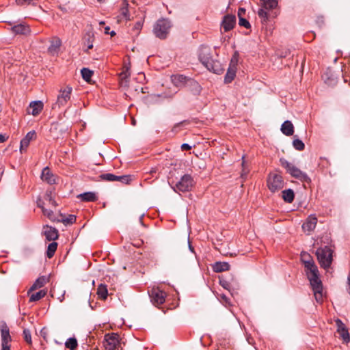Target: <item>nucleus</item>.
Wrapping results in <instances>:
<instances>
[{
  "mask_svg": "<svg viewBox=\"0 0 350 350\" xmlns=\"http://www.w3.org/2000/svg\"><path fill=\"white\" fill-rule=\"evenodd\" d=\"M94 34L92 32H88L85 34L83 38L84 45L87 46V49L85 50V52H88L89 49L93 48V42H94Z\"/></svg>",
  "mask_w": 350,
  "mask_h": 350,
  "instance_id": "c756f323",
  "label": "nucleus"
},
{
  "mask_svg": "<svg viewBox=\"0 0 350 350\" xmlns=\"http://www.w3.org/2000/svg\"><path fill=\"white\" fill-rule=\"evenodd\" d=\"M97 295L100 299L105 300L108 296L107 286L103 284L98 285L97 288Z\"/></svg>",
  "mask_w": 350,
  "mask_h": 350,
  "instance_id": "7c9ffc66",
  "label": "nucleus"
},
{
  "mask_svg": "<svg viewBox=\"0 0 350 350\" xmlns=\"http://www.w3.org/2000/svg\"><path fill=\"white\" fill-rule=\"evenodd\" d=\"M172 81L176 86L181 87L186 84L188 79L184 75H176L172 76Z\"/></svg>",
  "mask_w": 350,
  "mask_h": 350,
  "instance_id": "a878e982",
  "label": "nucleus"
},
{
  "mask_svg": "<svg viewBox=\"0 0 350 350\" xmlns=\"http://www.w3.org/2000/svg\"><path fill=\"white\" fill-rule=\"evenodd\" d=\"M317 223V218L316 217L315 215H311L308 217L307 220L303 224L302 228L305 232L309 233L315 228Z\"/></svg>",
  "mask_w": 350,
  "mask_h": 350,
  "instance_id": "a211bd4d",
  "label": "nucleus"
},
{
  "mask_svg": "<svg viewBox=\"0 0 350 350\" xmlns=\"http://www.w3.org/2000/svg\"><path fill=\"white\" fill-rule=\"evenodd\" d=\"M280 163L282 167H284L286 170V172L289 174L292 177L297 178L302 182H309L310 180V178L306 172H302L294 164L288 162L285 159L281 158L280 159Z\"/></svg>",
  "mask_w": 350,
  "mask_h": 350,
  "instance_id": "7ed1b4c3",
  "label": "nucleus"
},
{
  "mask_svg": "<svg viewBox=\"0 0 350 350\" xmlns=\"http://www.w3.org/2000/svg\"><path fill=\"white\" fill-rule=\"evenodd\" d=\"M82 78L85 81H89L93 75V72L88 68H83L81 70Z\"/></svg>",
  "mask_w": 350,
  "mask_h": 350,
  "instance_id": "c9c22d12",
  "label": "nucleus"
},
{
  "mask_svg": "<svg viewBox=\"0 0 350 350\" xmlns=\"http://www.w3.org/2000/svg\"><path fill=\"white\" fill-rule=\"evenodd\" d=\"M281 131L286 136H291L294 133V126L289 120H286L281 126Z\"/></svg>",
  "mask_w": 350,
  "mask_h": 350,
  "instance_id": "b1692460",
  "label": "nucleus"
},
{
  "mask_svg": "<svg viewBox=\"0 0 350 350\" xmlns=\"http://www.w3.org/2000/svg\"><path fill=\"white\" fill-rule=\"evenodd\" d=\"M110 33H111V36L115 35V32L113 31H112Z\"/></svg>",
  "mask_w": 350,
  "mask_h": 350,
  "instance_id": "680f3d73",
  "label": "nucleus"
},
{
  "mask_svg": "<svg viewBox=\"0 0 350 350\" xmlns=\"http://www.w3.org/2000/svg\"><path fill=\"white\" fill-rule=\"evenodd\" d=\"M239 24L240 26H242V27H244L247 29L250 28V23H249V21L247 20H246L245 18H239Z\"/></svg>",
  "mask_w": 350,
  "mask_h": 350,
  "instance_id": "c03bdc74",
  "label": "nucleus"
},
{
  "mask_svg": "<svg viewBox=\"0 0 350 350\" xmlns=\"http://www.w3.org/2000/svg\"><path fill=\"white\" fill-rule=\"evenodd\" d=\"M76 221V216L74 215H69L67 217L62 219V222L64 224H72Z\"/></svg>",
  "mask_w": 350,
  "mask_h": 350,
  "instance_id": "a19ab883",
  "label": "nucleus"
},
{
  "mask_svg": "<svg viewBox=\"0 0 350 350\" xmlns=\"http://www.w3.org/2000/svg\"><path fill=\"white\" fill-rule=\"evenodd\" d=\"M247 173V171H245V169L243 168V172H242V173H241V177H242V178H244L245 176H246Z\"/></svg>",
  "mask_w": 350,
  "mask_h": 350,
  "instance_id": "4d7b16f0",
  "label": "nucleus"
},
{
  "mask_svg": "<svg viewBox=\"0 0 350 350\" xmlns=\"http://www.w3.org/2000/svg\"><path fill=\"white\" fill-rule=\"evenodd\" d=\"M293 148L299 151L304 150L305 148L304 143L300 140L299 139H294L293 141Z\"/></svg>",
  "mask_w": 350,
  "mask_h": 350,
  "instance_id": "e433bc0d",
  "label": "nucleus"
},
{
  "mask_svg": "<svg viewBox=\"0 0 350 350\" xmlns=\"http://www.w3.org/2000/svg\"><path fill=\"white\" fill-rule=\"evenodd\" d=\"M37 204H38V206L41 208L42 209V208H44V205H43V202L41 200H38L37 202Z\"/></svg>",
  "mask_w": 350,
  "mask_h": 350,
  "instance_id": "6e6d98bb",
  "label": "nucleus"
},
{
  "mask_svg": "<svg viewBox=\"0 0 350 350\" xmlns=\"http://www.w3.org/2000/svg\"><path fill=\"white\" fill-rule=\"evenodd\" d=\"M189 250L191 251V252H193V247L191 245V244L189 243Z\"/></svg>",
  "mask_w": 350,
  "mask_h": 350,
  "instance_id": "13d9d810",
  "label": "nucleus"
},
{
  "mask_svg": "<svg viewBox=\"0 0 350 350\" xmlns=\"http://www.w3.org/2000/svg\"><path fill=\"white\" fill-rule=\"evenodd\" d=\"M267 186L272 192H275L284 187L282 176L277 174H270L267 178Z\"/></svg>",
  "mask_w": 350,
  "mask_h": 350,
  "instance_id": "6e6552de",
  "label": "nucleus"
},
{
  "mask_svg": "<svg viewBox=\"0 0 350 350\" xmlns=\"http://www.w3.org/2000/svg\"><path fill=\"white\" fill-rule=\"evenodd\" d=\"M104 346L107 350H121L122 347L118 335L116 334L105 335Z\"/></svg>",
  "mask_w": 350,
  "mask_h": 350,
  "instance_id": "1a4fd4ad",
  "label": "nucleus"
},
{
  "mask_svg": "<svg viewBox=\"0 0 350 350\" xmlns=\"http://www.w3.org/2000/svg\"><path fill=\"white\" fill-rule=\"evenodd\" d=\"M109 30V27H105V33H109L108 32Z\"/></svg>",
  "mask_w": 350,
  "mask_h": 350,
  "instance_id": "bf43d9fd",
  "label": "nucleus"
},
{
  "mask_svg": "<svg viewBox=\"0 0 350 350\" xmlns=\"http://www.w3.org/2000/svg\"><path fill=\"white\" fill-rule=\"evenodd\" d=\"M72 92V88L70 86H67L64 89L59 90V94L57 98V104L59 107L64 106L68 101L70 99V96Z\"/></svg>",
  "mask_w": 350,
  "mask_h": 350,
  "instance_id": "f8f14e48",
  "label": "nucleus"
},
{
  "mask_svg": "<svg viewBox=\"0 0 350 350\" xmlns=\"http://www.w3.org/2000/svg\"><path fill=\"white\" fill-rule=\"evenodd\" d=\"M36 137V133L35 132V131H31L26 134L25 137L23 138L21 141L20 151L21 153L26 151L30 142L33 139H35Z\"/></svg>",
  "mask_w": 350,
  "mask_h": 350,
  "instance_id": "2eb2a0df",
  "label": "nucleus"
},
{
  "mask_svg": "<svg viewBox=\"0 0 350 350\" xmlns=\"http://www.w3.org/2000/svg\"><path fill=\"white\" fill-rule=\"evenodd\" d=\"M336 323L337 325V332L340 338L342 340L344 343L348 344L350 342V336L348 329L341 320L337 319Z\"/></svg>",
  "mask_w": 350,
  "mask_h": 350,
  "instance_id": "4468645a",
  "label": "nucleus"
},
{
  "mask_svg": "<svg viewBox=\"0 0 350 350\" xmlns=\"http://www.w3.org/2000/svg\"><path fill=\"white\" fill-rule=\"evenodd\" d=\"M66 347L70 350H75L77 345V340L75 338H69L65 342Z\"/></svg>",
  "mask_w": 350,
  "mask_h": 350,
  "instance_id": "f704fd0d",
  "label": "nucleus"
},
{
  "mask_svg": "<svg viewBox=\"0 0 350 350\" xmlns=\"http://www.w3.org/2000/svg\"><path fill=\"white\" fill-rule=\"evenodd\" d=\"M236 24V17L234 15L227 14L222 21L221 27L224 31H228L232 29Z\"/></svg>",
  "mask_w": 350,
  "mask_h": 350,
  "instance_id": "dca6fc26",
  "label": "nucleus"
},
{
  "mask_svg": "<svg viewBox=\"0 0 350 350\" xmlns=\"http://www.w3.org/2000/svg\"><path fill=\"white\" fill-rule=\"evenodd\" d=\"M213 269L216 273L223 272L230 269V265L226 262H217L213 266Z\"/></svg>",
  "mask_w": 350,
  "mask_h": 350,
  "instance_id": "bb28decb",
  "label": "nucleus"
},
{
  "mask_svg": "<svg viewBox=\"0 0 350 350\" xmlns=\"http://www.w3.org/2000/svg\"><path fill=\"white\" fill-rule=\"evenodd\" d=\"M86 296L88 297V303H89V306H90V307L92 309H93L94 308H93V306H92L91 302H90V296H91V293H88V295H86Z\"/></svg>",
  "mask_w": 350,
  "mask_h": 350,
  "instance_id": "5fc2aeb1",
  "label": "nucleus"
},
{
  "mask_svg": "<svg viewBox=\"0 0 350 350\" xmlns=\"http://www.w3.org/2000/svg\"><path fill=\"white\" fill-rule=\"evenodd\" d=\"M219 284L226 289H228L229 284L226 280H220Z\"/></svg>",
  "mask_w": 350,
  "mask_h": 350,
  "instance_id": "09e8293b",
  "label": "nucleus"
},
{
  "mask_svg": "<svg viewBox=\"0 0 350 350\" xmlns=\"http://www.w3.org/2000/svg\"><path fill=\"white\" fill-rule=\"evenodd\" d=\"M144 217V214H142L141 216H140V218H139V221L141 222L142 224H143V222H142V217Z\"/></svg>",
  "mask_w": 350,
  "mask_h": 350,
  "instance_id": "052dcab7",
  "label": "nucleus"
},
{
  "mask_svg": "<svg viewBox=\"0 0 350 350\" xmlns=\"http://www.w3.org/2000/svg\"><path fill=\"white\" fill-rule=\"evenodd\" d=\"M12 31L16 34L27 35L30 33V28L28 25L21 23L13 26Z\"/></svg>",
  "mask_w": 350,
  "mask_h": 350,
  "instance_id": "412c9836",
  "label": "nucleus"
},
{
  "mask_svg": "<svg viewBox=\"0 0 350 350\" xmlns=\"http://www.w3.org/2000/svg\"><path fill=\"white\" fill-rule=\"evenodd\" d=\"M100 178L101 180L105 181H119L123 183H129V182L131 180V178L129 176H116L115 174L110 173L102 174L101 175H100Z\"/></svg>",
  "mask_w": 350,
  "mask_h": 350,
  "instance_id": "ddd939ff",
  "label": "nucleus"
},
{
  "mask_svg": "<svg viewBox=\"0 0 350 350\" xmlns=\"http://www.w3.org/2000/svg\"><path fill=\"white\" fill-rule=\"evenodd\" d=\"M332 250L328 246L317 249L316 255L322 268L327 269L330 267L332 262Z\"/></svg>",
  "mask_w": 350,
  "mask_h": 350,
  "instance_id": "20e7f679",
  "label": "nucleus"
},
{
  "mask_svg": "<svg viewBox=\"0 0 350 350\" xmlns=\"http://www.w3.org/2000/svg\"><path fill=\"white\" fill-rule=\"evenodd\" d=\"M49 282V278L47 276L42 275L36 279L34 283L29 289L27 294L29 295L30 292L35 291L37 288H42Z\"/></svg>",
  "mask_w": 350,
  "mask_h": 350,
  "instance_id": "aec40b11",
  "label": "nucleus"
},
{
  "mask_svg": "<svg viewBox=\"0 0 350 350\" xmlns=\"http://www.w3.org/2000/svg\"><path fill=\"white\" fill-rule=\"evenodd\" d=\"M0 332L1 350H10V343L12 341V337L10 334V329L5 321L0 322Z\"/></svg>",
  "mask_w": 350,
  "mask_h": 350,
  "instance_id": "0eeeda50",
  "label": "nucleus"
},
{
  "mask_svg": "<svg viewBox=\"0 0 350 350\" xmlns=\"http://www.w3.org/2000/svg\"><path fill=\"white\" fill-rule=\"evenodd\" d=\"M43 103L42 101H32L30 103L27 109V113L31 114L34 116L38 115L43 109Z\"/></svg>",
  "mask_w": 350,
  "mask_h": 350,
  "instance_id": "f3484780",
  "label": "nucleus"
},
{
  "mask_svg": "<svg viewBox=\"0 0 350 350\" xmlns=\"http://www.w3.org/2000/svg\"><path fill=\"white\" fill-rule=\"evenodd\" d=\"M242 165L244 167V161H243V162H242Z\"/></svg>",
  "mask_w": 350,
  "mask_h": 350,
  "instance_id": "e2e57ef3",
  "label": "nucleus"
},
{
  "mask_svg": "<svg viewBox=\"0 0 350 350\" xmlns=\"http://www.w3.org/2000/svg\"><path fill=\"white\" fill-rule=\"evenodd\" d=\"M62 45V40L58 37L53 38L51 41V44L48 48V51L52 55H57L60 46Z\"/></svg>",
  "mask_w": 350,
  "mask_h": 350,
  "instance_id": "6ab92c4d",
  "label": "nucleus"
},
{
  "mask_svg": "<svg viewBox=\"0 0 350 350\" xmlns=\"http://www.w3.org/2000/svg\"><path fill=\"white\" fill-rule=\"evenodd\" d=\"M44 234L46 239L49 241H55L58 238V231L55 228L46 227Z\"/></svg>",
  "mask_w": 350,
  "mask_h": 350,
  "instance_id": "5701e85b",
  "label": "nucleus"
},
{
  "mask_svg": "<svg viewBox=\"0 0 350 350\" xmlns=\"http://www.w3.org/2000/svg\"><path fill=\"white\" fill-rule=\"evenodd\" d=\"M194 185V180L189 174L183 175L180 179L172 187L174 191L185 192L190 191Z\"/></svg>",
  "mask_w": 350,
  "mask_h": 350,
  "instance_id": "423d86ee",
  "label": "nucleus"
},
{
  "mask_svg": "<svg viewBox=\"0 0 350 350\" xmlns=\"http://www.w3.org/2000/svg\"><path fill=\"white\" fill-rule=\"evenodd\" d=\"M282 197L284 202L291 203L294 200L295 193L293 189H288L282 191Z\"/></svg>",
  "mask_w": 350,
  "mask_h": 350,
  "instance_id": "cd10ccee",
  "label": "nucleus"
},
{
  "mask_svg": "<svg viewBox=\"0 0 350 350\" xmlns=\"http://www.w3.org/2000/svg\"><path fill=\"white\" fill-rule=\"evenodd\" d=\"M181 148L183 150H188L191 148V146H189L188 144H183L181 146Z\"/></svg>",
  "mask_w": 350,
  "mask_h": 350,
  "instance_id": "3c124183",
  "label": "nucleus"
},
{
  "mask_svg": "<svg viewBox=\"0 0 350 350\" xmlns=\"http://www.w3.org/2000/svg\"><path fill=\"white\" fill-rule=\"evenodd\" d=\"M151 302L155 306L163 304L165 301L166 293L159 288H152L149 291Z\"/></svg>",
  "mask_w": 350,
  "mask_h": 350,
  "instance_id": "9b49d317",
  "label": "nucleus"
},
{
  "mask_svg": "<svg viewBox=\"0 0 350 350\" xmlns=\"http://www.w3.org/2000/svg\"><path fill=\"white\" fill-rule=\"evenodd\" d=\"M198 59L200 62L209 70L213 73L220 75L224 68L219 61L213 57L211 49L208 46L201 45L198 49Z\"/></svg>",
  "mask_w": 350,
  "mask_h": 350,
  "instance_id": "f03ea898",
  "label": "nucleus"
},
{
  "mask_svg": "<svg viewBox=\"0 0 350 350\" xmlns=\"http://www.w3.org/2000/svg\"><path fill=\"white\" fill-rule=\"evenodd\" d=\"M41 178L42 180L46 181L49 184L52 185L55 183V177L47 167L43 169Z\"/></svg>",
  "mask_w": 350,
  "mask_h": 350,
  "instance_id": "4be33fe9",
  "label": "nucleus"
},
{
  "mask_svg": "<svg viewBox=\"0 0 350 350\" xmlns=\"http://www.w3.org/2000/svg\"><path fill=\"white\" fill-rule=\"evenodd\" d=\"M98 1H102L103 0H97Z\"/></svg>",
  "mask_w": 350,
  "mask_h": 350,
  "instance_id": "0e129e2a",
  "label": "nucleus"
},
{
  "mask_svg": "<svg viewBox=\"0 0 350 350\" xmlns=\"http://www.w3.org/2000/svg\"><path fill=\"white\" fill-rule=\"evenodd\" d=\"M130 70L129 67L124 68V70L120 74L122 80H126L130 77Z\"/></svg>",
  "mask_w": 350,
  "mask_h": 350,
  "instance_id": "37998d69",
  "label": "nucleus"
},
{
  "mask_svg": "<svg viewBox=\"0 0 350 350\" xmlns=\"http://www.w3.org/2000/svg\"><path fill=\"white\" fill-rule=\"evenodd\" d=\"M129 4L126 2H124L122 8L120 9V14L118 16V21L130 20V14L128 9Z\"/></svg>",
  "mask_w": 350,
  "mask_h": 350,
  "instance_id": "393cba45",
  "label": "nucleus"
},
{
  "mask_svg": "<svg viewBox=\"0 0 350 350\" xmlns=\"http://www.w3.org/2000/svg\"><path fill=\"white\" fill-rule=\"evenodd\" d=\"M245 14V9L243 8H240L238 10V16L239 18H243V16Z\"/></svg>",
  "mask_w": 350,
  "mask_h": 350,
  "instance_id": "de8ad7c7",
  "label": "nucleus"
},
{
  "mask_svg": "<svg viewBox=\"0 0 350 350\" xmlns=\"http://www.w3.org/2000/svg\"><path fill=\"white\" fill-rule=\"evenodd\" d=\"M220 297L222 300H224L226 303L228 302V298L225 295L222 294L220 295Z\"/></svg>",
  "mask_w": 350,
  "mask_h": 350,
  "instance_id": "864d4df0",
  "label": "nucleus"
},
{
  "mask_svg": "<svg viewBox=\"0 0 350 350\" xmlns=\"http://www.w3.org/2000/svg\"><path fill=\"white\" fill-rule=\"evenodd\" d=\"M46 291L44 290H40L36 293H33L32 295H31V296L29 297V301L30 302L37 301L41 299L42 298H43L46 295Z\"/></svg>",
  "mask_w": 350,
  "mask_h": 350,
  "instance_id": "473e14b6",
  "label": "nucleus"
},
{
  "mask_svg": "<svg viewBox=\"0 0 350 350\" xmlns=\"http://www.w3.org/2000/svg\"><path fill=\"white\" fill-rule=\"evenodd\" d=\"M78 198L84 202H94L96 200L97 197L94 192H85L81 193L78 196Z\"/></svg>",
  "mask_w": 350,
  "mask_h": 350,
  "instance_id": "c85d7f7f",
  "label": "nucleus"
},
{
  "mask_svg": "<svg viewBox=\"0 0 350 350\" xmlns=\"http://www.w3.org/2000/svg\"><path fill=\"white\" fill-rule=\"evenodd\" d=\"M172 27L170 21L166 18L159 19L154 25L153 32L157 38H166Z\"/></svg>",
  "mask_w": 350,
  "mask_h": 350,
  "instance_id": "39448f33",
  "label": "nucleus"
},
{
  "mask_svg": "<svg viewBox=\"0 0 350 350\" xmlns=\"http://www.w3.org/2000/svg\"><path fill=\"white\" fill-rule=\"evenodd\" d=\"M7 139L5 135L0 134V143H3Z\"/></svg>",
  "mask_w": 350,
  "mask_h": 350,
  "instance_id": "603ef678",
  "label": "nucleus"
},
{
  "mask_svg": "<svg viewBox=\"0 0 350 350\" xmlns=\"http://www.w3.org/2000/svg\"><path fill=\"white\" fill-rule=\"evenodd\" d=\"M34 0H16V3L18 5H24L26 4H31L33 3Z\"/></svg>",
  "mask_w": 350,
  "mask_h": 350,
  "instance_id": "49530a36",
  "label": "nucleus"
},
{
  "mask_svg": "<svg viewBox=\"0 0 350 350\" xmlns=\"http://www.w3.org/2000/svg\"><path fill=\"white\" fill-rule=\"evenodd\" d=\"M44 200L48 201L49 203L55 207L57 206V202H55V200L53 199V192L51 191H47L45 193V196H44Z\"/></svg>",
  "mask_w": 350,
  "mask_h": 350,
  "instance_id": "4c0bfd02",
  "label": "nucleus"
},
{
  "mask_svg": "<svg viewBox=\"0 0 350 350\" xmlns=\"http://www.w3.org/2000/svg\"><path fill=\"white\" fill-rule=\"evenodd\" d=\"M57 248V243L56 242H52L47 247V250L46 252V255L49 258H51L54 254L55 251Z\"/></svg>",
  "mask_w": 350,
  "mask_h": 350,
  "instance_id": "72a5a7b5",
  "label": "nucleus"
},
{
  "mask_svg": "<svg viewBox=\"0 0 350 350\" xmlns=\"http://www.w3.org/2000/svg\"><path fill=\"white\" fill-rule=\"evenodd\" d=\"M266 10H273L278 6V0H260Z\"/></svg>",
  "mask_w": 350,
  "mask_h": 350,
  "instance_id": "2f4dec72",
  "label": "nucleus"
},
{
  "mask_svg": "<svg viewBox=\"0 0 350 350\" xmlns=\"http://www.w3.org/2000/svg\"><path fill=\"white\" fill-rule=\"evenodd\" d=\"M23 337L24 340L28 343L31 344V332L27 329H25L23 330Z\"/></svg>",
  "mask_w": 350,
  "mask_h": 350,
  "instance_id": "79ce46f5",
  "label": "nucleus"
},
{
  "mask_svg": "<svg viewBox=\"0 0 350 350\" xmlns=\"http://www.w3.org/2000/svg\"><path fill=\"white\" fill-rule=\"evenodd\" d=\"M267 10L265 9L264 6L260 8L258 12V14L260 18H262L264 21H267L268 20V13Z\"/></svg>",
  "mask_w": 350,
  "mask_h": 350,
  "instance_id": "ea45409f",
  "label": "nucleus"
},
{
  "mask_svg": "<svg viewBox=\"0 0 350 350\" xmlns=\"http://www.w3.org/2000/svg\"><path fill=\"white\" fill-rule=\"evenodd\" d=\"M43 214L46 216L50 219H53V212L51 210L47 209L46 208H42Z\"/></svg>",
  "mask_w": 350,
  "mask_h": 350,
  "instance_id": "a18cd8bd",
  "label": "nucleus"
},
{
  "mask_svg": "<svg viewBox=\"0 0 350 350\" xmlns=\"http://www.w3.org/2000/svg\"><path fill=\"white\" fill-rule=\"evenodd\" d=\"M237 64L238 56L237 54H234L230 60L229 67L224 77L225 83H230L234 80L237 73Z\"/></svg>",
  "mask_w": 350,
  "mask_h": 350,
  "instance_id": "9d476101",
  "label": "nucleus"
},
{
  "mask_svg": "<svg viewBox=\"0 0 350 350\" xmlns=\"http://www.w3.org/2000/svg\"><path fill=\"white\" fill-rule=\"evenodd\" d=\"M301 260L303 262L304 265H307V262H314V260L312 256L306 252H302L301 253Z\"/></svg>",
  "mask_w": 350,
  "mask_h": 350,
  "instance_id": "58836bf2",
  "label": "nucleus"
},
{
  "mask_svg": "<svg viewBox=\"0 0 350 350\" xmlns=\"http://www.w3.org/2000/svg\"><path fill=\"white\" fill-rule=\"evenodd\" d=\"M307 262L304 266L308 279L312 286L314 298L317 303L321 304L323 300V284L319 278L318 267L314 262Z\"/></svg>",
  "mask_w": 350,
  "mask_h": 350,
  "instance_id": "f257e3e1",
  "label": "nucleus"
},
{
  "mask_svg": "<svg viewBox=\"0 0 350 350\" xmlns=\"http://www.w3.org/2000/svg\"><path fill=\"white\" fill-rule=\"evenodd\" d=\"M347 283V291L348 293L350 295V273L348 275Z\"/></svg>",
  "mask_w": 350,
  "mask_h": 350,
  "instance_id": "8fccbe9b",
  "label": "nucleus"
}]
</instances>
